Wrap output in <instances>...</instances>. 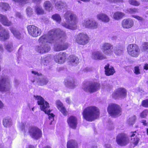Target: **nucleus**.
Wrapping results in <instances>:
<instances>
[{"label":"nucleus","mask_w":148,"mask_h":148,"mask_svg":"<svg viewBox=\"0 0 148 148\" xmlns=\"http://www.w3.org/2000/svg\"><path fill=\"white\" fill-rule=\"evenodd\" d=\"M10 30L14 35L18 39H20L22 37L21 34L18 30L13 27H10Z\"/></svg>","instance_id":"28"},{"label":"nucleus","mask_w":148,"mask_h":148,"mask_svg":"<svg viewBox=\"0 0 148 148\" xmlns=\"http://www.w3.org/2000/svg\"><path fill=\"white\" fill-rule=\"evenodd\" d=\"M141 50L143 51L148 52V42H145L143 44Z\"/></svg>","instance_id":"40"},{"label":"nucleus","mask_w":148,"mask_h":148,"mask_svg":"<svg viewBox=\"0 0 148 148\" xmlns=\"http://www.w3.org/2000/svg\"><path fill=\"white\" fill-rule=\"evenodd\" d=\"M123 2V0H115L114 3L116 2Z\"/></svg>","instance_id":"59"},{"label":"nucleus","mask_w":148,"mask_h":148,"mask_svg":"<svg viewBox=\"0 0 148 148\" xmlns=\"http://www.w3.org/2000/svg\"><path fill=\"white\" fill-rule=\"evenodd\" d=\"M139 140V138L137 137L136 136L132 140V142L134 144L136 145L138 143Z\"/></svg>","instance_id":"46"},{"label":"nucleus","mask_w":148,"mask_h":148,"mask_svg":"<svg viewBox=\"0 0 148 148\" xmlns=\"http://www.w3.org/2000/svg\"><path fill=\"white\" fill-rule=\"evenodd\" d=\"M67 148H77V144L76 142L71 140L69 141L67 144Z\"/></svg>","instance_id":"33"},{"label":"nucleus","mask_w":148,"mask_h":148,"mask_svg":"<svg viewBox=\"0 0 148 148\" xmlns=\"http://www.w3.org/2000/svg\"><path fill=\"white\" fill-rule=\"evenodd\" d=\"M28 148H35L34 146L32 145H29V146Z\"/></svg>","instance_id":"64"},{"label":"nucleus","mask_w":148,"mask_h":148,"mask_svg":"<svg viewBox=\"0 0 148 148\" xmlns=\"http://www.w3.org/2000/svg\"><path fill=\"white\" fill-rule=\"evenodd\" d=\"M51 59V58L49 56H47L46 57H44L42 58L41 59V62L43 63L44 62H47L49 61Z\"/></svg>","instance_id":"45"},{"label":"nucleus","mask_w":148,"mask_h":148,"mask_svg":"<svg viewBox=\"0 0 148 148\" xmlns=\"http://www.w3.org/2000/svg\"><path fill=\"white\" fill-rule=\"evenodd\" d=\"M114 53L118 55H121L123 53V48L121 47H116V49L114 51Z\"/></svg>","instance_id":"38"},{"label":"nucleus","mask_w":148,"mask_h":148,"mask_svg":"<svg viewBox=\"0 0 148 148\" xmlns=\"http://www.w3.org/2000/svg\"><path fill=\"white\" fill-rule=\"evenodd\" d=\"M127 11L131 14L138 12V9L136 8H130L127 9Z\"/></svg>","instance_id":"43"},{"label":"nucleus","mask_w":148,"mask_h":148,"mask_svg":"<svg viewBox=\"0 0 148 148\" xmlns=\"http://www.w3.org/2000/svg\"><path fill=\"white\" fill-rule=\"evenodd\" d=\"M81 1L85 2H89L90 0H80Z\"/></svg>","instance_id":"62"},{"label":"nucleus","mask_w":148,"mask_h":148,"mask_svg":"<svg viewBox=\"0 0 148 148\" xmlns=\"http://www.w3.org/2000/svg\"><path fill=\"white\" fill-rule=\"evenodd\" d=\"M142 106L145 107H148V99L144 100L142 103Z\"/></svg>","instance_id":"48"},{"label":"nucleus","mask_w":148,"mask_h":148,"mask_svg":"<svg viewBox=\"0 0 148 148\" xmlns=\"http://www.w3.org/2000/svg\"><path fill=\"white\" fill-rule=\"evenodd\" d=\"M90 71V69L88 68H86L84 69L83 71L84 72H87L88 71Z\"/></svg>","instance_id":"56"},{"label":"nucleus","mask_w":148,"mask_h":148,"mask_svg":"<svg viewBox=\"0 0 148 148\" xmlns=\"http://www.w3.org/2000/svg\"><path fill=\"white\" fill-rule=\"evenodd\" d=\"M42 0H33L32 1L33 3L37 4H40L42 2Z\"/></svg>","instance_id":"52"},{"label":"nucleus","mask_w":148,"mask_h":148,"mask_svg":"<svg viewBox=\"0 0 148 148\" xmlns=\"http://www.w3.org/2000/svg\"><path fill=\"white\" fill-rule=\"evenodd\" d=\"M116 140L118 145L121 146H123L128 143L129 139L127 135L122 133L119 134L117 136Z\"/></svg>","instance_id":"12"},{"label":"nucleus","mask_w":148,"mask_h":148,"mask_svg":"<svg viewBox=\"0 0 148 148\" xmlns=\"http://www.w3.org/2000/svg\"><path fill=\"white\" fill-rule=\"evenodd\" d=\"M56 104L58 109L64 115H66L67 111L61 102L59 100H57L56 101Z\"/></svg>","instance_id":"26"},{"label":"nucleus","mask_w":148,"mask_h":148,"mask_svg":"<svg viewBox=\"0 0 148 148\" xmlns=\"http://www.w3.org/2000/svg\"><path fill=\"white\" fill-rule=\"evenodd\" d=\"M25 124L24 123H21L20 125V129H21V130L22 131H24L25 132H26L27 131V128L26 127H25Z\"/></svg>","instance_id":"47"},{"label":"nucleus","mask_w":148,"mask_h":148,"mask_svg":"<svg viewBox=\"0 0 148 148\" xmlns=\"http://www.w3.org/2000/svg\"><path fill=\"white\" fill-rule=\"evenodd\" d=\"M107 111L109 114L114 117H116L121 114V109L117 104L114 103L110 104L107 108Z\"/></svg>","instance_id":"6"},{"label":"nucleus","mask_w":148,"mask_h":148,"mask_svg":"<svg viewBox=\"0 0 148 148\" xmlns=\"http://www.w3.org/2000/svg\"><path fill=\"white\" fill-rule=\"evenodd\" d=\"M29 133L32 138L35 139H38L42 135L41 131L35 127H30L29 130Z\"/></svg>","instance_id":"13"},{"label":"nucleus","mask_w":148,"mask_h":148,"mask_svg":"<svg viewBox=\"0 0 148 148\" xmlns=\"http://www.w3.org/2000/svg\"><path fill=\"white\" fill-rule=\"evenodd\" d=\"M143 68L146 70H148V64L147 63L145 64H144Z\"/></svg>","instance_id":"54"},{"label":"nucleus","mask_w":148,"mask_h":148,"mask_svg":"<svg viewBox=\"0 0 148 148\" xmlns=\"http://www.w3.org/2000/svg\"><path fill=\"white\" fill-rule=\"evenodd\" d=\"M106 74L107 76L113 75L115 72L114 67L107 64L104 67Z\"/></svg>","instance_id":"24"},{"label":"nucleus","mask_w":148,"mask_h":148,"mask_svg":"<svg viewBox=\"0 0 148 148\" xmlns=\"http://www.w3.org/2000/svg\"><path fill=\"white\" fill-rule=\"evenodd\" d=\"M3 106V104L0 101V108H1Z\"/></svg>","instance_id":"61"},{"label":"nucleus","mask_w":148,"mask_h":148,"mask_svg":"<svg viewBox=\"0 0 148 148\" xmlns=\"http://www.w3.org/2000/svg\"><path fill=\"white\" fill-rule=\"evenodd\" d=\"M92 58L95 60H103L106 59V57L101 51H96L92 52Z\"/></svg>","instance_id":"21"},{"label":"nucleus","mask_w":148,"mask_h":148,"mask_svg":"<svg viewBox=\"0 0 148 148\" xmlns=\"http://www.w3.org/2000/svg\"><path fill=\"white\" fill-rule=\"evenodd\" d=\"M66 38L65 32L60 29L50 31L47 34L43 35L39 38L38 40L39 45L36 46V51L40 53L48 52L51 49L48 43L54 42H56L54 47L55 51L65 50L69 46L68 43L64 42Z\"/></svg>","instance_id":"1"},{"label":"nucleus","mask_w":148,"mask_h":148,"mask_svg":"<svg viewBox=\"0 0 148 148\" xmlns=\"http://www.w3.org/2000/svg\"><path fill=\"white\" fill-rule=\"evenodd\" d=\"M11 87L10 79L7 75L0 76V91H9Z\"/></svg>","instance_id":"5"},{"label":"nucleus","mask_w":148,"mask_h":148,"mask_svg":"<svg viewBox=\"0 0 148 148\" xmlns=\"http://www.w3.org/2000/svg\"><path fill=\"white\" fill-rule=\"evenodd\" d=\"M132 16L137 19L138 20L142 21L143 20V18L140 16H137V15H133Z\"/></svg>","instance_id":"51"},{"label":"nucleus","mask_w":148,"mask_h":148,"mask_svg":"<svg viewBox=\"0 0 148 148\" xmlns=\"http://www.w3.org/2000/svg\"><path fill=\"white\" fill-rule=\"evenodd\" d=\"M14 1H15L17 2V1H19L20 2H26L27 1V0H13Z\"/></svg>","instance_id":"58"},{"label":"nucleus","mask_w":148,"mask_h":148,"mask_svg":"<svg viewBox=\"0 0 148 148\" xmlns=\"http://www.w3.org/2000/svg\"><path fill=\"white\" fill-rule=\"evenodd\" d=\"M134 72L136 75L140 73V69L138 66H136L134 67Z\"/></svg>","instance_id":"49"},{"label":"nucleus","mask_w":148,"mask_h":148,"mask_svg":"<svg viewBox=\"0 0 148 148\" xmlns=\"http://www.w3.org/2000/svg\"><path fill=\"white\" fill-rule=\"evenodd\" d=\"M3 124L5 127H10L12 125V120L10 118L6 117L3 119Z\"/></svg>","instance_id":"27"},{"label":"nucleus","mask_w":148,"mask_h":148,"mask_svg":"<svg viewBox=\"0 0 148 148\" xmlns=\"http://www.w3.org/2000/svg\"><path fill=\"white\" fill-rule=\"evenodd\" d=\"M127 51L131 56L137 57L139 55L140 50L139 47L136 45L130 44L127 47Z\"/></svg>","instance_id":"8"},{"label":"nucleus","mask_w":148,"mask_h":148,"mask_svg":"<svg viewBox=\"0 0 148 148\" xmlns=\"http://www.w3.org/2000/svg\"><path fill=\"white\" fill-rule=\"evenodd\" d=\"M83 26L85 27L94 29L98 28L99 27L98 23L95 20L92 19H86L82 22Z\"/></svg>","instance_id":"11"},{"label":"nucleus","mask_w":148,"mask_h":148,"mask_svg":"<svg viewBox=\"0 0 148 148\" xmlns=\"http://www.w3.org/2000/svg\"><path fill=\"white\" fill-rule=\"evenodd\" d=\"M69 126L73 129L76 128L77 122V118L74 116H71L67 120Z\"/></svg>","instance_id":"20"},{"label":"nucleus","mask_w":148,"mask_h":148,"mask_svg":"<svg viewBox=\"0 0 148 148\" xmlns=\"http://www.w3.org/2000/svg\"><path fill=\"white\" fill-rule=\"evenodd\" d=\"M97 18L104 23H108L110 21L109 16L104 13H100L97 15Z\"/></svg>","instance_id":"25"},{"label":"nucleus","mask_w":148,"mask_h":148,"mask_svg":"<svg viewBox=\"0 0 148 148\" xmlns=\"http://www.w3.org/2000/svg\"><path fill=\"white\" fill-rule=\"evenodd\" d=\"M148 114V110H145L140 113V116L142 118H145L147 116Z\"/></svg>","instance_id":"44"},{"label":"nucleus","mask_w":148,"mask_h":148,"mask_svg":"<svg viewBox=\"0 0 148 148\" xmlns=\"http://www.w3.org/2000/svg\"><path fill=\"white\" fill-rule=\"evenodd\" d=\"M136 119V116H134L130 118L128 120L127 122L128 124L130 125H133Z\"/></svg>","instance_id":"39"},{"label":"nucleus","mask_w":148,"mask_h":148,"mask_svg":"<svg viewBox=\"0 0 148 148\" xmlns=\"http://www.w3.org/2000/svg\"><path fill=\"white\" fill-rule=\"evenodd\" d=\"M5 47L8 51L9 52H11L13 49L12 43L10 42L6 43Z\"/></svg>","instance_id":"35"},{"label":"nucleus","mask_w":148,"mask_h":148,"mask_svg":"<svg viewBox=\"0 0 148 148\" xmlns=\"http://www.w3.org/2000/svg\"><path fill=\"white\" fill-rule=\"evenodd\" d=\"M106 148H112L111 145L109 144L106 145Z\"/></svg>","instance_id":"60"},{"label":"nucleus","mask_w":148,"mask_h":148,"mask_svg":"<svg viewBox=\"0 0 148 148\" xmlns=\"http://www.w3.org/2000/svg\"><path fill=\"white\" fill-rule=\"evenodd\" d=\"M0 22L3 25L8 26L12 24L11 22L8 20L7 16L2 14H0Z\"/></svg>","instance_id":"23"},{"label":"nucleus","mask_w":148,"mask_h":148,"mask_svg":"<svg viewBox=\"0 0 148 148\" xmlns=\"http://www.w3.org/2000/svg\"><path fill=\"white\" fill-rule=\"evenodd\" d=\"M0 31V39L2 41H5L10 38V34L9 31L2 27Z\"/></svg>","instance_id":"19"},{"label":"nucleus","mask_w":148,"mask_h":148,"mask_svg":"<svg viewBox=\"0 0 148 148\" xmlns=\"http://www.w3.org/2000/svg\"><path fill=\"white\" fill-rule=\"evenodd\" d=\"M69 61L70 64L73 65H76L79 63V60L78 58L73 55L70 56Z\"/></svg>","instance_id":"30"},{"label":"nucleus","mask_w":148,"mask_h":148,"mask_svg":"<svg viewBox=\"0 0 148 148\" xmlns=\"http://www.w3.org/2000/svg\"><path fill=\"white\" fill-rule=\"evenodd\" d=\"M31 72L35 75V76L34 77V79H33L30 77V79L32 82H34L36 81L41 86L46 85L48 83V79L46 77H44L41 79L39 78L38 77L41 75V74H40L37 72L34 71H32Z\"/></svg>","instance_id":"9"},{"label":"nucleus","mask_w":148,"mask_h":148,"mask_svg":"<svg viewBox=\"0 0 148 148\" xmlns=\"http://www.w3.org/2000/svg\"><path fill=\"white\" fill-rule=\"evenodd\" d=\"M52 19L57 22L60 23L61 20V18L60 15L58 14L53 15L52 16Z\"/></svg>","instance_id":"37"},{"label":"nucleus","mask_w":148,"mask_h":148,"mask_svg":"<svg viewBox=\"0 0 148 148\" xmlns=\"http://www.w3.org/2000/svg\"><path fill=\"white\" fill-rule=\"evenodd\" d=\"M125 15V14L122 12H116L114 13L113 18L115 20H118L122 18Z\"/></svg>","instance_id":"31"},{"label":"nucleus","mask_w":148,"mask_h":148,"mask_svg":"<svg viewBox=\"0 0 148 148\" xmlns=\"http://www.w3.org/2000/svg\"><path fill=\"white\" fill-rule=\"evenodd\" d=\"M141 122L143 123V125L145 126H146L148 125V123H147L146 120H142Z\"/></svg>","instance_id":"53"},{"label":"nucleus","mask_w":148,"mask_h":148,"mask_svg":"<svg viewBox=\"0 0 148 148\" xmlns=\"http://www.w3.org/2000/svg\"><path fill=\"white\" fill-rule=\"evenodd\" d=\"M76 41L79 45H84L89 42L87 35L83 33L78 34L76 37Z\"/></svg>","instance_id":"15"},{"label":"nucleus","mask_w":148,"mask_h":148,"mask_svg":"<svg viewBox=\"0 0 148 148\" xmlns=\"http://www.w3.org/2000/svg\"><path fill=\"white\" fill-rule=\"evenodd\" d=\"M82 114L85 119L91 121L99 117V110L95 106H91L86 108L84 110Z\"/></svg>","instance_id":"3"},{"label":"nucleus","mask_w":148,"mask_h":148,"mask_svg":"<svg viewBox=\"0 0 148 148\" xmlns=\"http://www.w3.org/2000/svg\"><path fill=\"white\" fill-rule=\"evenodd\" d=\"M100 87V85L99 83L92 82L86 84H84L82 88L86 91L92 93L99 90Z\"/></svg>","instance_id":"7"},{"label":"nucleus","mask_w":148,"mask_h":148,"mask_svg":"<svg viewBox=\"0 0 148 148\" xmlns=\"http://www.w3.org/2000/svg\"><path fill=\"white\" fill-rule=\"evenodd\" d=\"M10 6L8 4L5 3H0V10L6 11L9 10Z\"/></svg>","instance_id":"34"},{"label":"nucleus","mask_w":148,"mask_h":148,"mask_svg":"<svg viewBox=\"0 0 148 148\" xmlns=\"http://www.w3.org/2000/svg\"><path fill=\"white\" fill-rule=\"evenodd\" d=\"M66 102L69 104L70 103V100L69 98L67 97L66 99Z\"/></svg>","instance_id":"57"},{"label":"nucleus","mask_w":148,"mask_h":148,"mask_svg":"<svg viewBox=\"0 0 148 148\" xmlns=\"http://www.w3.org/2000/svg\"><path fill=\"white\" fill-rule=\"evenodd\" d=\"M121 25L123 28L129 29L133 26L134 21L130 18L125 19L122 21Z\"/></svg>","instance_id":"18"},{"label":"nucleus","mask_w":148,"mask_h":148,"mask_svg":"<svg viewBox=\"0 0 148 148\" xmlns=\"http://www.w3.org/2000/svg\"><path fill=\"white\" fill-rule=\"evenodd\" d=\"M64 18L67 22L62 23L63 27L70 29L75 30L77 28V17L71 11H67L64 14Z\"/></svg>","instance_id":"2"},{"label":"nucleus","mask_w":148,"mask_h":148,"mask_svg":"<svg viewBox=\"0 0 148 148\" xmlns=\"http://www.w3.org/2000/svg\"><path fill=\"white\" fill-rule=\"evenodd\" d=\"M15 16L16 18H18L21 19H23V16L20 12H16L15 14Z\"/></svg>","instance_id":"50"},{"label":"nucleus","mask_w":148,"mask_h":148,"mask_svg":"<svg viewBox=\"0 0 148 148\" xmlns=\"http://www.w3.org/2000/svg\"><path fill=\"white\" fill-rule=\"evenodd\" d=\"M66 4L65 3L60 1L56 3L55 6L57 10L60 11L66 7Z\"/></svg>","instance_id":"29"},{"label":"nucleus","mask_w":148,"mask_h":148,"mask_svg":"<svg viewBox=\"0 0 148 148\" xmlns=\"http://www.w3.org/2000/svg\"><path fill=\"white\" fill-rule=\"evenodd\" d=\"M43 6L46 10L49 11L51 10L53 8L51 2L49 1H46L45 2Z\"/></svg>","instance_id":"32"},{"label":"nucleus","mask_w":148,"mask_h":148,"mask_svg":"<svg viewBox=\"0 0 148 148\" xmlns=\"http://www.w3.org/2000/svg\"><path fill=\"white\" fill-rule=\"evenodd\" d=\"M64 84L68 88H73L76 86L77 83H75L73 78L69 77L65 80Z\"/></svg>","instance_id":"22"},{"label":"nucleus","mask_w":148,"mask_h":148,"mask_svg":"<svg viewBox=\"0 0 148 148\" xmlns=\"http://www.w3.org/2000/svg\"><path fill=\"white\" fill-rule=\"evenodd\" d=\"M35 11L38 14H42L44 12L43 10L40 5L36 6L35 8Z\"/></svg>","instance_id":"36"},{"label":"nucleus","mask_w":148,"mask_h":148,"mask_svg":"<svg viewBox=\"0 0 148 148\" xmlns=\"http://www.w3.org/2000/svg\"><path fill=\"white\" fill-rule=\"evenodd\" d=\"M128 2L130 4L134 6H138L140 4L139 2L136 0H129Z\"/></svg>","instance_id":"42"},{"label":"nucleus","mask_w":148,"mask_h":148,"mask_svg":"<svg viewBox=\"0 0 148 148\" xmlns=\"http://www.w3.org/2000/svg\"><path fill=\"white\" fill-rule=\"evenodd\" d=\"M107 0L109 1L110 2L114 3L115 0Z\"/></svg>","instance_id":"63"},{"label":"nucleus","mask_w":148,"mask_h":148,"mask_svg":"<svg viewBox=\"0 0 148 148\" xmlns=\"http://www.w3.org/2000/svg\"><path fill=\"white\" fill-rule=\"evenodd\" d=\"M136 133V132H131L130 133V136L131 137L134 136H135V133Z\"/></svg>","instance_id":"55"},{"label":"nucleus","mask_w":148,"mask_h":148,"mask_svg":"<svg viewBox=\"0 0 148 148\" xmlns=\"http://www.w3.org/2000/svg\"><path fill=\"white\" fill-rule=\"evenodd\" d=\"M27 29L29 34L33 37H36L40 35L42 32L40 29L33 25H28Z\"/></svg>","instance_id":"10"},{"label":"nucleus","mask_w":148,"mask_h":148,"mask_svg":"<svg viewBox=\"0 0 148 148\" xmlns=\"http://www.w3.org/2000/svg\"><path fill=\"white\" fill-rule=\"evenodd\" d=\"M127 95V91L124 88H119L116 90L112 94V97L114 99L121 98L123 99Z\"/></svg>","instance_id":"16"},{"label":"nucleus","mask_w":148,"mask_h":148,"mask_svg":"<svg viewBox=\"0 0 148 148\" xmlns=\"http://www.w3.org/2000/svg\"><path fill=\"white\" fill-rule=\"evenodd\" d=\"M66 58V54L65 52H60L56 54L54 57V59L56 62L62 64L65 62Z\"/></svg>","instance_id":"17"},{"label":"nucleus","mask_w":148,"mask_h":148,"mask_svg":"<svg viewBox=\"0 0 148 148\" xmlns=\"http://www.w3.org/2000/svg\"><path fill=\"white\" fill-rule=\"evenodd\" d=\"M34 97L37 100V103L40 106L41 110L44 112L46 114L49 115V118L50 120L52 119L51 121L53 120L54 115L52 113H50L51 111L49 109V103L45 101L44 98L40 96L34 95Z\"/></svg>","instance_id":"4"},{"label":"nucleus","mask_w":148,"mask_h":148,"mask_svg":"<svg viewBox=\"0 0 148 148\" xmlns=\"http://www.w3.org/2000/svg\"><path fill=\"white\" fill-rule=\"evenodd\" d=\"M113 46L111 44L106 42L102 43L101 46V49L103 52L108 56L112 54L113 51Z\"/></svg>","instance_id":"14"},{"label":"nucleus","mask_w":148,"mask_h":148,"mask_svg":"<svg viewBox=\"0 0 148 148\" xmlns=\"http://www.w3.org/2000/svg\"><path fill=\"white\" fill-rule=\"evenodd\" d=\"M26 12L28 16H31L33 13V10L31 8L28 7L26 8Z\"/></svg>","instance_id":"41"}]
</instances>
